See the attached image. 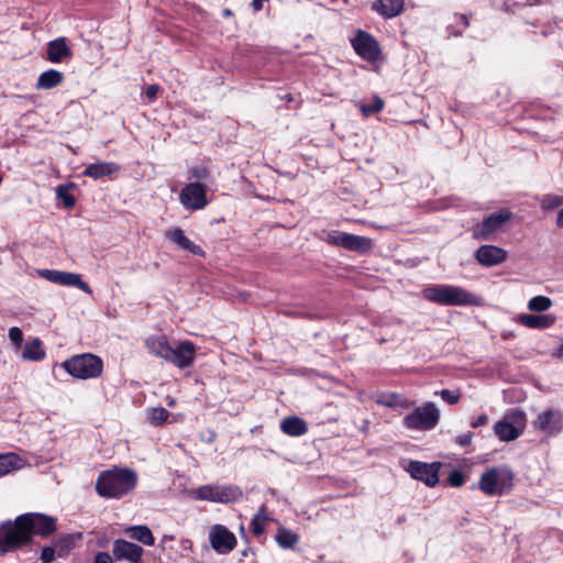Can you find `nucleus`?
I'll return each mask as SVG.
<instances>
[{
    "instance_id": "393cba45",
    "label": "nucleus",
    "mask_w": 563,
    "mask_h": 563,
    "mask_svg": "<svg viewBox=\"0 0 563 563\" xmlns=\"http://www.w3.org/2000/svg\"><path fill=\"white\" fill-rule=\"evenodd\" d=\"M120 167L113 162H98L89 165L84 170V176L92 179H100L106 176H112L119 172Z\"/></svg>"
},
{
    "instance_id": "a211bd4d",
    "label": "nucleus",
    "mask_w": 563,
    "mask_h": 563,
    "mask_svg": "<svg viewBox=\"0 0 563 563\" xmlns=\"http://www.w3.org/2000/svg\"><path fill=\"white\" fill-rule=\"evenodd\" d=\"M477 262L483 266H496L507 258V252L496 245H483L475 254Z\"/></svg>"
},
{
    "instance_id": "f704fd0d",
    "label": "nucleus",
    "mask_w": 563,
    "mask_h": 563,
    "mask_svg": "<svg viewBox=\"0 0 563 563\" xmlns=\"http://www.w3.org/2000/svg\"><path fill=\"white\" fill-rule=\"evenodd\" d=\"M357 106L364 117H369L383 110L384 101L378 96H374L371 104L358 102Z\"/></svg>"
},
{
    "instance_id": "aec40b11",
    "label": "nucleus",
    "mask_w": 563,
    "mask_h": 563,
    "mask_svg": "<svg viewBox=\"0 0 563 563\" xmlns=\"http://www.w3.org/2000/svg\"><path fill=\"white\" fill-rule=\"evenodd\" d=\"M165 236L184 251H187L198 256L205 255L203 250L199 245L190 241L185 235V232L178 227L172 228L168 231H166Z\"/></svg>"
},
{
    "instance_id": "5701e85b",
    "label": "nucleus",
    "mask_w": 563,
    "mask_h": 563,
    "mask_svg": "<svg viewBox=\"0 0 563 563\" xmlns=\"http://www.w3.org/2000/svg\"><path fill=\"white\" fill-rule=\"evenodd\" d=\"M46 352L43 342L38 338H33L21 347L20 357L29 362H41L45 358Z\"/></svg>"
},
{
    "instance_id": "c756f323",
    "label": "nucleus",
    "mask_w": 563,
    "mask_h": 563,
    "mask_svg": "<svg viewBox=\"0 0 563 563\" xmlns=\"http://www.w3.org/2000/svg\"><path fill=\"white\" fill-rule=\"evenodd\" d=\"M404 7V0H378L375 9L386 18H393L399 14Z\"/></svg>"
},
{
    "instance_id": "ddd939ff",
    "label": "nucleus",
    "mask_w": 563,
    "mask_h": 563,
    "mask_svg": "<svg viewBox=\"0 0 563 563\" xmlns=\"http://www.w3.org/2000/svg\"><path fill=\"white\" fill-rule=\"evenodd\" d=\"M512 218V213L503 209L487 217L481 225L474 229L473 235L478 240H489Z\"/></svg>"
},
{
    "instance_id": "a878e982",
    "label": "nucleus",
    "mask_w": 563,
    "mask_h": 563,
    "mask_svg": "<svg viewBox=\"0 0 563 563\" xmlns=\"http://www.w3.org/2000/svg\"><path fill=\"white\" fill-rule=\"evenodd\" d=\"M26 465V460L16 453L10 452L0 454V477L11 472L22 470Z\"/></svg>"
},
{
    "instance_id": "a19ab883",
    "label": "nucleus",
    "mask_w": 563,
    "mask_h": 563,
    "mask_svg": "<svg viewBox=\"0 0 563 563\" xmlns=\"http://www.w3.org/2000/svg\"><path fill=\"white\" fill-rule=\"evenodd\" d=\"M439 395L444 401H446L451 405L457 404L461 399L460 391H451L449 389H442L441 391H439Z\"/></svg>"
},
{
    "instance_id": "7ed1b4c3",
    "label": "nucleus",
    "mask_w": 563,
    "mask_h": 563,
    "mask_svg": "<svg viewBox=\"0 0 563 563\" xmlns=\"http://www.w3.org/2000/svg\"><path fill=\"white\" fill-rule=\"evenodd\" d=\"M424 299L442 306H482L483 299L460 286L432 285L422 290Z\"/></svg>"
},
{
    "instance_id": "58836bf2",
    "label": "nucleus",
    "mask_w": 563,
    "mask_h": 563,
    "mask_svg": "<svg viewBox=\"0 0 563 563\" xmlns=\"http://www.w3.org/2000/svg\"><path fill=\"white\" fill-rule=\"evenodd\" d=\"M73 548V539L70 537L63 538L55 542L54 549L57 556L63 558L68 554Z\"/></svg>"
},
{
    "instance_id": "37998d69",
    "label": "nucleus",
    "mask_w": 563,
    "mask_h": 563,
    "mask_svg": "<svg viewBox=\"0 0 563 563\" xmlns=\"http://www.w3.org/2000/svg\"><path fill=\"white\" fill-rule=\"evenodd\" d=\"M189 178L206 179L209 176V170L205 166H195L189 169Z\"/></svg>"
},
{
    "instance_id": "7c9ffc66",
    "label": "nucleus",
    "mask_w": 563,
    "mask_h": 563,
    "mask_svg": "<svg viewBox=\"0 0 563 563\" xmlns=\"http://www.w3.org/2000/svg\"><path fill=\"white\" fill-rule=\"evenodd\" d=\"M378 404L394 409H409L413 405V402L398 394L382 395L378 399Z\"/></svg>"
},
{
    "instance_id": "39448f33",
    "label": "nucleus",
    "mask_w": 563,
    "mask_h": 563,
    "mask_svg": "<svg viewBox=\"0 0 563 563\" xmlns=\"http://www.w3.org/2000/svg\"><path fill=\"white\" fill-rule=\"evenodd\" d=\"M478 486L488 496L503 495L514 486V473L507 466L492 467L482 474Z\"/></svg>"
},
{
    "instance_id": "9d476101",
    "label": "nucleus",
    "mask_w": 563,
    "mask_h": 563,
    "mask_svg": "<svg viewBox=\"0 0 563 563\" xmlns=\"http://www.w3.org/2000/svg\"><path fill=\"white\" fill-rule=\"evenodd\" d=\"M323 240L331 245L342 246L349 251L361 253L369 251L373 246L369 239L342 231H331L323 238Z\"/></svg>"
},
{
    "instance_id": "09e8293b",
    "label": "nucleus",
    "mask_w": 563,
    "mask_h": 563,
    "mask_svg": "<svg viewBox=\"0 0 563 563\" xmlns=\"http://www.w3.org/2000/svg\"><path fill=\"white\" fill-rule=\"evenodd\" d=\"M488 421V418L487 416L485 415H481L478 416L476 419H474L473 421H471V427L472 428H478L481 426H485Z\"/></svg>"
},
{
    "instance_id": "c9c22d12",
    "label": "nucleus",
    "mask_w": 563,
    "mask_h": 563,
    "mask_svg": "<svg viewBox=\"0 0 563 563\" xmlns=\"http://www.w3.org/2000/svg\"><path fill=\"white\" fill-rule=\"evenodd\" d=\"M540 206L544 210H552L563 206V196L560 195H545L540 200Z\"/></svg>"
},
{
    "instance_id": "4468645a",
    "label": "nucleus",
    "mask_w": 563,
    "mask_h": 563,
    "mask_svg": "<svg viewBox=\"0 0 563 563\" xmlns=\"http://www.w3.org/2000/svg\"><path fill=\"white\" fill-rule=\"evenodd\" d=\"M209 541L212 549L220 554L231 552L236 545L234 533L221 525H214L210 528Z\"/></svg>"
},
{
    "instance_id": "f3484780",
    "label": "nucleus",
    "mask_w": 563,
    "mask_h": 563,
    "mask_svg": "<svg viewBox=\"0 0 563 563\" xmlns=\"http://www.w3.org/2000/svg\"><path fill=\"white\" fill-rule=\"evenodd\" d=\"M196 355V346L189 341H181L172 346V355L167 362L173 363L178 368H186L192 365Z\"/></svg>"
},
{
    "instance_id": "5fc2aeb1",
    "label": "nucleus",
    "mask_w": 563,
    "mask_h": 563,
    "mask_svg": "<svg viewBox=\"0 0 563 563\" xmlns=\"http://www.w3.org/2000/svg\"><path fill=\"white\" fill-rule=\"evenodd\" d=\"M223 15H224V16H231V15H232L231 10L225 9V10L223 11Z\"/></svg>"
},
{
    "instance_id": "b1692460",
    "label": "nucleus",
    "mask_w": 563,
    "mask_h": 563,
    "mask_svg": "<svg viewBox=\"0 0 563 563\" xmlns=\"http://www.w3.org/2000/svg\"><path fill=\"white\" fill-rule=\"evenodd\" d=\"M146 347L148 351L165 361L172 355V346L168 343V340L165 335H154L150 336L145 341Z\"/></svg>"
},
{
    "instance_id": "603ef678",
    "label": "nucleus",
    "mask_w": 563,
    "mask_h": 563,
    "mask_svg": "<svg viewBox=\"0 0 563 563\" xmlns=\"http://www.w3.org/2000/svg\"><path fill=\"white\" fill-rule=\"evenodd\" d=\"M556 225L563 228V208L559 211L556 217Z\"/></svg>"
},
{
    "instance_id": "cd10ccee",
    "label": "nucleus",
    "mask_w": 563,
    "mask_h": 563,
    "mask_svg": "<svg viewBox=\"0 0 563 563\" xmlns=\"http://www.w3.org/2000/svg\"><path fill=\"white\" fill-rule=\"evenodd\" d=\"M280 430L290 437L303 435L307 431V423L297 416L286 417L280 422Z\"/></svg>"
},
{
    "instance_id": "1a4fd4ad",
    "label": "nucleus",
    "mask_w": 563,
    "mask_h": 563,
    "mask_svg": "<svg viewBox=\"0 0 563 563\" xmlns=\"http://www.w3.org/2000/svg\"><path fill=\"white\" fill-rule=\"evenodd\" d=\"M190 494L196 499L213 503H231L242 495L238 488L220 485H205L194 489Z\"/></svg>"
},
{
    "instance_id": "864d4df0",
    "label": "nucleus",
    "mask_w": 563,
    "mask_h": 563,
    "mask_svg": "<svg viewBox=\"0 0 563 563\" xmlns=\"http://www.w3.org/2000/svg\"><path fill=\"white\" fill-rule=\"evenodd\" d=\"M166 404L169 407H175L176 406V400L173 397H167L166 398Z\"/></svg>"
},
{
    "instance_id": "3c124183",
    "label": "nucleus",
    "mask_w": 563,
    "mask_h": 563,
    "mask_svg": "<svg viewBox=\"0 0 563 563\" xmlns=\"http://www.w3.org/2000/svg\"><path fill=\"white\" fill-rule=\"evenodd\" d=\"M266 0H253L252 5L255 11H260Z\"/></svg>"
},
{
    "instance_id": "0eeeda50",
    "label": "nucleus",
    "mask_w": 563,
    "mask_h": 563,
    "mask_svg": "<svg viewBox=\"0 0 563 563\" xmlns=\"http://www.w3.org/2000/svg\"><path fill=\"white\" fill-rule=\"evenodd\" d=\"M527 426V416L518 409L509 410L494 424V432L500 441L510 442L518 439Z\"/></svg>"
},
{
    "instance_id": "20e7f679",
    "label": "nucleus",
    "mask_w": 563,
    "mask_h": 563,
    "mask_svg": "<svg viewBox=\"0 0 563 563\" xmlns=\"http://www.w3.org/2000/svg\"><path fill=\"white\" fill-rule=\"evenodd\" d=\"M62 367L74 378L92 379L102 374L103 362L95 354L84 353L64 361Z\"/></svg>"
},
{
    "instance_id": "de8ad7c7",
    "label": "nucleus",
    "mask_w": 563,
    "mask_h": 563,
    "mask_svg": "<svg viewBox=\"0 0 563 563\" xmlns=\"http://www.w3.org/2000/svg\"><path fill=\"white\" fill-rule=\"evenodd\" d=\"M93 563H112V559L108 553L99 552L96 555Z\"/></svg>"
},
{
    "instance_id": "79ce46f5",
    "label": "nucleus",
    "mask_w": 563,
    "mask_h": 563,
    "mask_svg": "<svg viewBox=\"0 0 563 563\" xmlns=\"http://www.w3.org/2000/svg\"><path fill=\"white\" fill-rule=\"evenodd\" d=\"M448 481L452 487H460L465 483V476L461 471H453L449 475Z\"/></svg>"
},
{
    "instance_id": "4c0bfd02",
    "label": "nucleus",
    "mask_w": 563,
    "mask_h": 563,
    "mask_svg": "<svg viewBox=\"0 0 563 563\" xmlns=\"http://www.w3.org/2000/svg\"><path fill=\"white\" fill-rule=\"evenodd\" d=\"M57 198L63 201L64 206L68 209L73 208L76 203L75 197L69 192L66 186H58L56 188Z\"/></svg>"
},
{
    "instance_id": "6ab92c4d",
    "label": "nucleus",
    "mask_w": 563,
    "mask_h": 563,
    "mask_svg": "<svg viewBox=\"0 0 563 563\" xmlns=\"http://www.w3.org/2000/svg\"><path fill=\"white\" fill-rule=\"evenodd\" d=\"M113 554L118 560L139 563L143 554V549L125 540H117L113 544Z\"/></svg>"
},
{
    "instance_id": "bb28decb",
    "label": "nucleus",
    "mask_w": 563,
    "mask_h": 563,
    "mask_svg": "<svg viewBox=\"0 0 563 563\" xmlns=\"http://www.w3.org/2000/svg\"><path fill=\"white\" fill-rule=\"evenodd\" d=\"M556 318L552 314H521L518 322L531 329H548L552 327Z\"/></svg>"
},
{
    "instance_id": "c85d7f7f",
    "label": "nucleus",
    "mask_w": 563,
    "mask_h": 563,
    "mask_svg": "<svg viewBox=\"0 0 563 563\" xmlns=\"http://www.w3.org/2000/svg\"><path fill=\"white\" fill-rule=\"evenodd\" d=\"M64 80L63 73L56 69H49L42 73L36 81V89H52L60 85Z\"/></svg>"
},
{
    "instance_id": "9b49d317",
    "label": "nucleus",
    "mask_w": 563,
    "mask_h": 563,
    "mask_svg": "<svg viewBox=\"0 0 563 563\" xmlns=\"http://www.w3.org/2000/svg\"><path fill=\"white\" fill-rule=\"evenodd\" d=\"M179 201L187 210L205 209L209 203L206 185L198 181L187 184L180 190Z\"/></svg>"
},
{
    "instance_id": "ea45409f",
    "label": "nucleus",
    "mask_w": 563,
    "mask_h": 563,
    "mask_svg": "<svg viewBox=\"0 0 563 563\" xmlns=\"http://www.w3.org/2000/svg\"><path fill=\"white\" fill-rule=\"evenodd\" d=\"M9 339L11 343L13 344L15 350H20L22 347L23 342V332L18 327H12L9 329Z\"/></svg>"
},
{
    "instance_id": "f8f14e48",
    "label": "nucleus",
    "mask_w": 563,
    "mask_h": 563,
    "mask_svg": "<svg viewBox=\"0 0 563 563\" xmlns=\"http://www.w3.org/2000/svg\"><path fill=\"white\" fill-rule=\"evenodd\" d=\"M37 275L53 284L77 287L86 294H91V288L89 285L85 283L81 276L77 273L63 272L57 269H40L37 271Z\"/></svg>"
},
{
    "instance_id": "f03ea898",
    "label": "nucleus",
    "mask_w": 563,
    "mask_h": 563,
    "mask_svg": "<svg viewBox=\"0 0 563 563\" xmlns=\"http://www.w3.org/2000/svg\"><path fill=\"white\" fill-rule=\"evenodd\" d=\"M136 482V473L132 470L113 467L100 473L96 492L104 498H121L134 489Z\"/></svg>"
},
{
    "instance_id": "72a5a7b5",
    "label": "nucleus",
    "mask_w": 563,
    "mask_h": 563,
    "mask_svg": "<svg viewBox=\"0 0 563 563\" xmlns=\"http://www.w3.org/2000/svg\"><path fill=\"white\" fill-rule=\"evenodd\" d=\"M552 307V300L547 296H536L528 301V309L534 312L547 311Z\"/></svg>"
},
{
    "instance_id": "423d86ee",
    "label": "nucleus",
    "mask_w": 563,
    "mask_h": 563,
    "mask_svg": "<svg viewBox=\"0 0 563 563\" xmlns=\"http://www.w3.org/2000/svg\"><path fill=\"white\" fill-rule=\"evenodd\" d=\"M440 420V410L433 402H426L402 419V426L409 430L429 431L432 430Z\"/></svg>"
},
{
    "instance_id": "2f4dec72",
    "label": "nucleus",
    "mask_w": 563,
    "mask_h": 563,
    "mask_svg": "<svg viewBox=\"0 0 563 563\" xmlns=\"http://www.w3.org/2000/svg\"><path fill=\"white\" fill-rule=\"evenodd\" d=\"M125 531L129 533V536L132 539H134L145 545H153L155 542L152 531L146 526L129 527Z\"/></svg>"
},
{
    "instance_id": "473e14b6",
    "label": "nucleus",
    "mask_w": 563,
    "mask_h": 563,
    "mask_svg": "<svg viewBox=\"0 0 563 563\" xmlns=\"http://www.w3.org/2000/svg\"><path fill=\"white\" fill-rule=\"evenodd\" d=\"M275 539L277 543L284 549L294 548L299 540L298 536L295 532L284 528L278 530Z\"/></svg>"
},
{
    "instance_id": "dca6fc26",
    "label": "nucleus",
    "mask_w": 563,
    "mask_h": 563,
    "mask_svg": "<svg viewBox=\"0 0 563 563\" xmlns=\"http://www.w3.org/2000/svg\"><path fill=\"white\" fill-rule=\"evenodd\" d=\"M352 45L356 53L366 60L375 62L379 57V45L368 33L358 31L352 41Z\"/></svg>"
},
{
    "instance_id": "49530a36",
    "label": "nucleus",
    "mask_w": 563,
    "mask_h": 563,
    "mask_svg": "<svg viewBox=\"0 0 563 563\" xmlns=\"http://www.w3.org/2000/svg\"><path fill=\"white\" fill-rule=\"evenodd\" d=\"M472 439H473V433L472 432H467L465 434L460 435L456 439V442L460 445L465 446V445H468L472 442Z\"/></svg>"
},
{
    "instance_id": "2eb2a0df",
    "label": "nucleus",
    "mask_w": 563,
    "mask_h": 563,
    "mask_svg": "<svg viewBox=\"0 0 563 563\" xmlns=\"http://www.w3.org/2000/svg\"><path fill=\"white\" fill-rule=\"evenodd\" d=\"M440 463H422L411 461L407 471L411 477L426 483L428 486L433 487L439 482Z\"/></svg>"
},
{
    "instance_id": "e433bc0d",
    "label": "nucleus",
    "mask_w": 563,
    "mask_h": 563,
    "mask_svg": "<svg viewBox=\"0 0 563 563\" xmlns=\"http://www.w3.org/2000/svg\"><path fill=\"white\" fill-rule=\"evenodd\" d=\"M268 520V517L264 510V508H261L257 514L254 516V518L251 521L252 530L255 534L263 533L265 529V523Z\"/></svg>"
},
{
    "instance_id": "a18cd8bd",
    "label": "nucleus",
    "mask_w": 563,
    "mask_h": 563,
    "mask_svg": "<svg viewBox=\"0 0 563 563\" xmlns=\"http://www.w3.org/2000/svg\"><path fill=\"white\" fill-rule=\"evenodd\" d=\"M158 91H159L158 85H151L147 87L145 95L150 101H153L156 98Z\"/></svg>"
},
{
    "instance_id": "6e6552de",
    "label": "nucleus",
    "mask_w": 563,
    "mask_h": 563,
    "mask_svg": "<svg viewBox=\"0 0 563 563\" xmlns=\"http://www.w3.org/2000/svg\"><path fill=\"white\" fill-rule=\"evenodd\" d=\"M532 428L545 437H555L563 431V412L555 408H547L536 416Z\"/></svg>"
},
{
    "instance_id": "8fccbe9b",
    "label": "nucleus",
    "mask_w": 563,
    "mask_h": 563,
    "mask_svg": "<svg viewBox=\"0 0 563 563\" xmlns=\"http://www.w3.org/2000/svg\"><path fill=\"white\" fill-rule=\"evenodd\" d=\"M553 356L563 361V343L558 346V349L553 353Z\"/></svg>"
},
{
    "instance_id": "412c9836",
    "label": "nucleus",
    "mask_w": 563,
    "mask_h": 563,
    "mask_svg": "<svg viewBox=\"0 0 563 563\" xmlns=\"http://www.w3.org/2000/svg\"><path fill=\"white\" fill-rule=\"evenodd\" d=\"M46 54L51 63L58 64L70 58L71 49L65 37H58L48 42Z\"/></svg>"
},
{
    "instance_id": "f257e3e1",
    "label": "nucleus",
    "mask_w": 563,
    "mask_h": 563,
    "mask_svg": "<svg viewBox=\"0 0 563 563\" xmlns=\"http://www.w3.org/2000/svg\"><path fill=\"white\" fill-rule=\"evenodd\" d=\"M56 529L55 519L43 514H25L13 522L0 525V548L3 552L14 550L31 541L32 534L47 537Z\"/></svg>"
},
{
    "instance_id": "4be33fe9",
    "label": "nucleus",
    "mask_w": 563,
    "mask_h": 563,
    "mask_svg": "<svg viewBox=\"0 0 563 563\" xmlns=\"http://www.w3.org/2000/svg\"><path fill=\"white\" fill-rule=\"evenodd\" d=\"M169 417H172L170 422H179L184 420L183 413L172 416L170 412L163 407H152L145 411L146 422L154 427H158L167 422Z\"/></svg>"
},
{
    "instance_id": "c03bdc74",
    "label": "nucleus",
    "mask_w": 563,
    "mask_h": 563,
    "mask_svg": "<svg viewBox=\"0 0 563 563\" xmlns=\"http://www.w3.org/2000/svg\"><path fill=\"white\" fill-rule=\"evenodd\" d=\"M55 554L54 547H46L42 550L41 560L43 563H51L55 559Z\"/></svg>"
}]
</instances>
